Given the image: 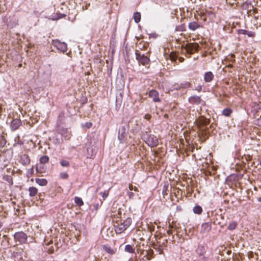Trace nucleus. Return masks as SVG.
Masks as SVG:
<instances>
[{
  "label": "nucleus",
  "mask_w": 261,
  "mask_h": 261,
  "mask_svg": "<svg viewBox=\"0 0 261 261\" xmlns=\"http://www.w3.org/2000/svg\"><path fill=\"white\" fill-rule=\"evenodd\" d=\"M136 59L139 63L143 66H146L148 65L147 68L149 67L150 59L144 55H141L139 51L137 50L135 52Z\"/></svg>",
  "instance_id": "2"
},
{
  "label": "nucleus",
  "mask_w": 261,
  "mask_h": 261,
  "mask_svg": "<svg viewBox=\"0 0 261 261\" xmlns=\"http://www.w3.org/2000/svg\"><path fill=\"white\" fill-rule=\"evenodd\" d=\"M129 189L131 191L133 190H134L135 191H137V188L136 187H134L133 186L132 184H129Z\"/></svg>",
  "instance_id": "38"
},
{
  "label": "nucleus",
  "mask_w": 261,
  "mask_h": 261,
  "mask_svg": "<svg viewBox=\"0 0 261 261\" xmlns=\"http://www.w3.org/2000/svg\"><path fill=\"white\" fill-rule=\"evenodd\" d=\"M2 226V225L1 223H0V229L1 228Z\"/></svg>",
  "instance_id": "56"
},
{
  "label": "nucleus",
  "mask_w": 261,
  "mask_h": 261,
  "mask_svg": "<svg viewBox=\"0 0 261 261\" xmlns=\"http://www.w3.org/2000/svg\"><path fill=\"white\" fill-rule=\"evenodd\" d=\"M10 181H11L10 182L11 185H12L13 184V180H11Z\"/></svg>",
  "instance_id": "52"
},
{
  "label": "nucleus",
  "mask_w": 261,
  "mask_h": 261,
  "mask_svg": "<svg viewBox=\"0 0 261 261\" xmlns=\"http://www.w3.org/2000/svg\"><path fill=\"white\" fill-rule=\"evenodd\" d=\"M6 144V140L5 137L0 135V147H4Z\"/></svg>",
  "instance_id": "29"
},
{
  "label": "nucleus",
  "mask_w": 261,
  "mask_h": 261,
  "mask_svg": "<svg viewBox=\"0 0 261 261\" xmlns=\"http://www.w3.org/2000/svg\"><path fill=\"white\" fill-rule=\"evenodd\" d=\"M188 101L192 105H198L201 103L202 100L200 97L193 95L189 98Z\"/></svg>",
  "instance_id": "10"
},
{
  "label": "nucleus",
  "mask_w": 261,
  "mask_h": 261,
  "mask_svg": "<svg viewBox=\"0 0 261 261\" xmlns=\"http://www.w3.org/2000/svg\"><path fill=\"white\" fill-rule=\"evenodd\" d=\"M35 179L38 180V179H40L39 178H36Z\"/></svg>",
  "instance_id": "58"
},
{
  "label": "nucleus",
  "mask_w": 261,
  "mask_h": 261,
  "mask_svg": "<svg viewBox=\"0 0 261 261\" xmlns=\"http://www.w3.org/2000/svg\"><path fill=\"white\" fill-rule=\"evenodd\" d=\"M148 96L152 98L154 102H160L161 99L159 97V93L155 90H151L149 91Z\"/></svg>",
  "instance_id": "7"
},
{
  "label": "nucleus",
  "mask_w": 261,
  "mask_h": 261,
  "mask_svg": "<svg viewBox=\"0 0 261 261\" xmlns=\"http://www.w3.org/2000/svg\"><path fill=\"white\" fill-rule=\"evenodd\" d=\"M179 84L174 85L175 89H176V88H178Z\"/></svg>",
  "instance_id": "50"
},
{
  "label": "nucleus",
  "mask_w": 261,
  "mask_h": 261,
  "mask_svg": "<svg viewBox=\"0 0 261 261\" xmlns=\"http://www.w3.org/2000/svg\"><path fill=\"white\" fill-rule=\"evenodd\" d=\"M199 45L197 43H188L182 46V52L185 53L187 57L190 58L191 55L198 51Z\"/></svg>",
  "instance_id": "1"
},
{
  "label": "nucleus",
  "mask_w": 261,
  "mask_h": 261,
  "mask_svg": "<svg viewBox=\"0 0 261 261\" xmlns=\"http://www.w3.org/2000/svg\"><path fill=\"white\" fill-rule=\"evenodd\" d=\"M202 261H206L207 257H205V256H203V257L202 258Z\"/></svg>",
  "instance_id": "45"
},
{
  "label": "nucleus",
  "mask_w": 261,
  "mask_h": 261,
  "mask_svg": "<svg viewBox=\"0 0 261 261\" xmlns=\"http://www.w3.org/2000/svg\"><path fill=\"white\" fill-rule=\"evenodd\" d=\"M196 122L198 127L201 130H204V127H206L210 124V121L205 117L201 116L196 120Z\"/></svg>",
  "instance_id": "6"
},
{
  "label": "nucleus",
  "mask_w": 261,
  "mask_h": 261,
  "mask_svg": "<svg viewBox=\"0 0 261 261\" xmlns=\"http://www.w3.org/2000/svg\"><path fill=\"white\" fill-rule=\"evenodd\" d=\"M91 126H92V123H87V127L88 128L90 127Z\"/></svg>",
  "instance_id": "49"
},
{
  "label": "nucleus",
  "mask_w": 261,
  "mask_h": 261,
  "mask_svg": "<svg viewBox=\"0 0 261 261\" xmlns=\"http://www.w3.org/2000/svg\"><path fill=\"white\" fill-rule=\"evenodd\" d=\"M54 250V248H49V249L48 250V252L49 253H53Z\"/></svg>",
  "instance_id": "42"
},
{
  "label": "nucleus",
  "mask_w": 261,
  "mask_h": 261,
  "mask_svg": "<svg viewBox=\"0 0 261 261\" xmlns=\"http://www.w3.org/2000/svg\"><path fill=\"white\" fill-rule=\"evenodd\" d=\"M128 195L129 196V197L130 198H131L132 197H133L134 196V193L132 192H129L128 193Z\"/></svg>",
  "instance_id": "43"
},
{
  "label": "nucleus",
  "mask_w": 261,
  "mask_h": 261,
  "mask_svg": "<svg viewBox=\"0 0 261 261\" xmlns=\"http://www.w3.org/2000/svg\"><path fill=\"white\" fill-rule=\"evenodd\" d=\"M232 180H225V182H226L228 185H229L230 183H231Z\"/></svg>",
  "instance_id": "46"
},
{
  "label": "nucleus",
  "mask_w": 261,
  "mask_h": 261,
  "mask_svg": "<svg viewBox=\"0 0 261 261\" xmlns=\"http://www.w3.org/2000/svg\"><path fill=\"white\" fill-rule=\"evenodd\" d=\"M14 238L16 241L20 243H24L27 240V235L23 231L16 232L14 234Z\"/></svg>",
  "instance_id": "5"
},
{
  "label": "nucleus",
  "mask_w": 261,
  "mask_h": 261,
  "mask_svg": "<svg viewBox=\"0 0 261 261\" xmlns=\"http://www.w3.org/2000/svg\"><path fill=\"white\" fill-rule=\"evenodd\" d=\"M212 228L211 224L209 223L206 222L203 223L201 225V232L205 233L211 230Z\"/></svg>",
  "instance_id": "14"
},
{
  "label": "nucleus",
  "mask_w": 261,
  "mask_h": 261,
  "mask_svg": "<svg viewBox=\"0 0 261 261\" xmlns=\"http://www.w3.org/2000/svg\"><path fill=\"white\" fill-rule=\"evenodd\" d=\"M237 226V223L236 222H233L230 223L228 226V229L230 230H234Z\"/></svg>",
  "instance_id": "31"
},
{
  "label": "nucleus",
  "mask_w": 261,
  "mask_h": 261,
  "mask_svg": "<svg viewBox=\"0 0 261 261\" xmlns=\"http://www.w3.org/2000/svg\"><path fill=\"white\" fill-rule=\"evenodd\" d=\"M214 77V75L211 71L206 72L204 74V80L206 83L212 82Z\"/></svg>",
  "instance_id": "13"
},
{
  "label": "nucleus",
  "mask_w": 261,
  "mask_h": 261,
  "mask_svg": "<svg viewBox=\"0 0 261 261\" xmlns=\"http://www.w3.org/2000/svg\"><path fill=\"white\" fill-rule=\"evenodd\" d=\"M50 243H52V241H50L49 243H48L47 245H49Z\"/></svg>",
  "instance_id": "54"
},
{
  "label": "nucleus",
  "mask_w": 261,
  "mask_h": 261,
  "mask_svg": "<svg viewBox=\"0 0 261 261\" xmlns=\"http://www.w3.org/2000/svg\"><path fill=\"white\" fill-rule=\"evenodd\" d=\"M143 138L147 144L151 147H155L159 144L158 139L153 135H148L147 138H145V135H144Z\"/></svg>",
  "instance_id": "3"
},
{
  "label": "nucleus",
  "mask_w": 261,
  "mask_h": 261,
  "mask_svg": "<svg viewBox=\"0 0 261 261\" xmlns=\"http://www.w3.org/2000/svg\"><path fill=\"white\" fill-rule=\"evenodd\" d=\"M169 187V184L167 182H165L164 187L163 189V194H165L166 191L168 190Z\"/></svg>",
  "instance_id": "33"
},
{
  "label": "nucleus",
  "mask_w": 261,
  "mask_h": 261,
  "mask_svg": "<svg viewBox=\"0 0 261 261\" xmlns=\"http://www.w3.org/2000/svg\"><path fill=\"white\" fill-rule=\"evenodd\" d=\"M103 249L108 253L113 255L116 253L117 252V249L115 248L111 247L109 245H103L102 246Z\"/></svg>",
  "instance_id": "12"
},
{
  "label": "nucleus",
  "mask_w": 261,
  "mask_h": 261,
  "mask_svg": "<svg viewBox=\"0 0 261 261\" xmlns=\"http://www.w3.org/2000/svg\"><path fill=\"white\" fill-rule=\"evenodd\" d=\"M132 219L129 218L126 219L123 223L122 225H124V227L126 229L131 224Z\"/></svg>",
  "instance_id": "22"
},
{
  "label": "nucleus",
  "mask_w": 261,
  "mask_h": 261,
  "mask_svg": "<svg viewBox=\"0 0 261 261\" xmlns=\"http://www.w3.org/2000/svg\"><path fill=\"white\" fill-rule=\"evenodd\" d=\"M214 179H216V177L215 176L214 177Z\"/></svg>",
  "instance_id": "57"
},
{
  "label": "nucleus",
  "mask_w": 261,
  "mask_h": 261,
  "mask_svg": "<svg viewBox=\"0 0 261 261\" xmlns=\"http://www.w3.org/2000/svg\"><path fill=\"white\" fill-rule=\"evenodd\" d=\"M232 113V109L230 108H226L222 111V114L223 116H225L226 117H229L230 116Z\"/></svg>",
  "instance_id": "19"
},
{
  "label": "nucleus",
  "mask_w": 261,
  "mask_h": 261,
  "mask_svg": "<svg viewBox=\"0 0 261 261\" xmlns=\"http://www.w3.org/2000/svg\"><path fill=\"white\" fill-rule=\"evenodd\" d=\"M21 125V121L18 119H13L11 123V128L12 130H15L18 129Z\"/></svg>",
  "instance_id": "9"
},
{
  "label": "nucleus",
  "mask_w": 261,
  "mask_h": 261,
  "mask_svg": "<svg viewBox=\"0 0 261 261\" xmlns=\"http://www.w3.org/2000/svg\"><path fill=\"white\" fill-rule=\"evenodd\" d=\"M226 67H228V68H232L233 67V65L232 64H229L228 65L226 66Z\"/></svg>",
  "instance_id": "48"
},
{
  "label": "nucleus",
  "mask_w": 261,
  "mask_h": 261,
  "mask_svg": "<svg viewBox=\"0 0 261 261\" xmlns=\"http://www.w3.org/2000/svg\"><path fill=\"white\" fill-rule=\"evenodd\" d=\"M191 83L189 82H184L179 84L178 88H176V90H180V89H186L191 87Z\"/></svg>",
  "instance_id": "17"
},
{
  "label": "nucleus",
  "mask_w": 261,
  "mask_h": 261,
  "mask_svg": "<svg viewBox=\"0 0 261 261\" xmlns=\"http://www.w3.org/2000/svg\"><path fill=\"white\" fill-rule=\"evenodd\" d=\"M19 162L24 165H28L31 162L29 156L27 154H23L20 155Z\"/></svg>",
  "instance_id": "8"
},
{
  "label": "nucleus",
  "mask_w": 261,
  "mask_h": 261,
  "mask_svg": "<svg viewBox=\"0 0 261 261\" xmlns=\"http://www.w3.org/2000/svg\"><path fill=\"white\" fill-rule=\"evenodd\" d=\"M175 31L177 32H183L186 31L185 25L182 24L176 26L175 28Z\"/></svg>",
  "instance_id": "28"
},
{
  "label": "nucleus",
  "mask_w": 261,
  "mask_h": 261,
  "mask_svg": "<svg viewBox=\"0 0 261 261\" xmlns=\"http://www.w3.org/2000/svg\"><path fill=\"white\" fill-rule=\"evenodd\" d=\"M124 250L126 252L133 253L135 252L134 249L133 248V247L130 245H126L125 246Z\"/></svg>",
  "instance_id": "26"
},
{
  "label": "nucleus",
  "mask_w": 261,
  "mask_h": 261,
  "mask_svg": "<svg viewBox=\"0 0 261 261\" xmlns=\"http://www.w3.org/2000/svg\"><path fill=\"white\" fill-rule=\"evenodd\" d=\"M198 249L199 250L200 252L199 253V255L203 256L205 253V247L203 245H199L198 247Z\"/></svg>",
  "instance_id": "30"
},
{
  "label": "nucleus",
  "mask_w": 261,
  "mask_h": 261,
  "mask_svg": "<svg viewBox=\"0 0 261 261\" xmlns=\"http://www.w3.org/2000/svg\"><path fill=\"white\" fill-rule=\"evenodd\" d=\"M74 202L78 206H82L84 204L82 198L76 196L74 197Z\"/></svg>",
  "instance_id": "27"
},
{
  "label": "nucleus",
  "mask_w": 261,
  "mask_h": 261,
  "mask_svg": "<svg viewBox=\"0 0 261 261\" xmlns=\"http://www.w3.org/2000/svg\"><path fill=\"white\" fill-rule=\"evenodd\" d=\"M125 128L124 126L120 127L118 131V139L121 143H124L125 140Z\"/></svg>",
  "instance_id": "11"
},
{
  "label": "nucleus",
  "mask_w": 261,
  "mask_h": 261,
  "mask_svg": "<svg viewBox=\"0 0 261 261\" xmlns=\"http://www.w3.org/2000/svg\"><path fill=\"white\" fill-rule=\"evenodd\" d=\"M242 162L244 164H246V162H248L252 160V156L249 154L244 155L242 157Z\"/></svg>",
  "instance_id": "24"
},
{
  "label": "nucleus",
  "mask_w": 261,
  "mask_h": 261,
  "mask_svg": "<svg viewBox=\"0 0 261 261\" xmlns=\"http://www.w3.org/2000/svg\"><path fill=\"white\" fill-rule=\"evenodd\" d=\"M151 115L149 114H146L144 116V118L146 120H149L151 118Z\"/></svg>",
  "instance_id": "41"
},
{
  "label": "nucleus",
  "mask_w": 261,
  "mask_h": 261,
  "mask_svg": "<svg viewBox=\"0 0 261 261\" xmlns=\"http://www.w3.org/2000/svg\"><path fill=\"white\" fill-rule=\"evenodd\" d=\"M258 161L260 165L261 166V156H260L258 159Z\"/></svg>",
  "instance_id": "47"
},
{
  "label": "nucleus",
  "mask_w": 261,
  "mask_h": 261,
  "mask_svg": "<svg viewBox=\"0 0 261 261\" xmlns=\"http://www.w3.org/2000/svg\"><path fill=\"white\" fill-rule=\"evenodd\" d=\"M33 171V168L31 169V172L32 173Z\"/></svg>",
  "instance_id": "53"
},
{
  "label": "nucleus",
  "mask_w": 261,
  "mask_h": 261,
  "mask_svg": "<svg viewBox=\"0 0 261 261\" xmlns=\"http://www.w3.org/2000/svg\"><path fill=\"white\" fill-rule=\"evenodd\" d=\"M29 195L31 197L34 196L37 193V189L33 187H30L29 189Z\"/></svg>",
  "instance_id": "20"
},
{
  "label": "nucleus",
  "mask_w": 261,
  "mask_h": 261,
  "mask_svg": "<svg viewBox=\"0 0 261 261\" xmlns=\"http://www.w3.org/2000/svg\"><path fill=\"white\" fill-rule=\"evenodd\" d=\"M60 164L63 167H68L69 166V163L67 160H62L60 162Z\"/></svg>",
  "instance_id": "32"
},
{
  "label": "nucleus",
  "mask_w": 261,
  "mask_h": 261,
  "mask_svg": "<svg viewBox=\"0 0 261 261\" xmlns=\"http://www.w3.org/2000/svg\"><path fill=\"white\" fill-rule=\"evenodd\" d=\"M193 212L195 214H200L202 212V208L200 206L197 205L194 207Z\"/></svg>",
  "instance_id": "25"
},
{
  "label": "nucleus",
  "mask_w": 261,
  "mask_h": 261,
  "mask_svg": "<svg viewBox=\"0 0 261 261\" xmlns=\"http://www.w3.org/2000/svg\"><path fill=\"white\" fill-rule=\"evenodd\" d=\"M49 161V158L47 155H43L40 158L39 162L41 164H46Z\"/></svg>",
  "instance_id": "23"
},
{
  "label": "nucleus",
  "mask_w": 261,
  "mask_h": 261,
  "mask_svg": "<svg viewBox=\"0 0 261 261\" xmlns=\"http://www.w3.org/2000/svg\"><path fill=\"white\" fill-rule=\"evenodd\" d=\"M170 58L172 61H175L177 60V56L172 54H170Z\"/></svg>",
  "instance_id": "37"
},
{
  "label": "nucleus",
  "mask_w": 261,
  "mask_h": 261,
  "mask_svg": "<svg viewBox=\"0 0 261 261\" xmlns=\"http://www.w3.org/2000/svg\"><path fill=\"white\" fill-rule=\"evenodd\" d=\"M2 108L0 107V113H1V111H2Z\"/></svg>",
  "instance_id": "55"
},
{
  "label": "nucleus",
  "mask_w": 261,
  "mask_h": 261,
  "mask_svg": "<svg viewBox=\"0 0 261 261\" xmlns=\"http://www.w3.org/2000/svg\"><path fill=\"white\" fill-rule=\"evenodd\" d=\"M115 231L117 233H121L123 232L125 229L124 227V225L122 223L118 224V225L115 226Z\"/></svg>",
  "instance_id": "18"
},
{
  "label": "nucleus",
  "mask_w": 261,
  "mask_h": 261,
  "mask_svg": "<svg viewBox=\"0 0 261 261\" xmlns=\"http://www.w3.org/2000/svg\"><path fill=\"white\" fill-rule=\"evenodd\" d=\"M52 44L58 50L62 53H65L67 50V44L65 42H61L59 40H53Z\"/></svg>",
  "instance_id": "4"
},
{
  "label": "nucleus",
  "mask_w": 261,
  "mask_h": 261,
  "mask_svg": "<svg viewBox=\"0 0 261 261\" xmlns=\"http://www.w3.org/2000/svg\"><path fill=\"white\" fill-rule=\"evenodd\" d=\"M200 25L196 21L190 22L188 24L189 29L193 31L200 28Z\"/></svg>",
  "instance_id": "15"
},
{
  "label": "nucleus",
  "mask_w": 261,
  "mask_h": 261,
  "mask_svg": "<svg viewBox=\"0 0 261 261\" xmlns=\"http://www.w3.org/2000/svg\"><path fill=\"white\" fill-rule=\"evenodd\" d=\"M60 177L63 179H66L68 177V175L66 172H62L60 174Z\"/></svg>",
  "instance_id": "36"
},
{
  "label": "nucleus",
  "mask_w": 261,
  "mask_h": 261,
  "mask_svg": "<svg viewBox=\"0 0 261 261\" xmlns=\"http://www.w3.org/2000/svg\"><path fill=\"white\" fill-rule=\"evenodd\" d=\"M100 194L102 197L103 200H104L108 197L109 195V192L108 191H106L103 192H100Z\"/></svg>",
  "instance_id": "34"
},
{
  "label": "nucleus",
  "mask_w": 261,
  "mask_h": 261,
  "mask_svg": "<svg viewBox=\"0 0 261 261\" xmlns=\"http://www.w3.org/2000/svg\"><path fill=\"white\" fill-rule=\"evenodd\" d=\"M133 17L136 23H138L141 20V13L138 12H136L134 14Z\"/></svg>",
  "instance_id": "21"
},
{
  "label": "nucleus",
  "mask_w": 261,
  "mask_h": 261,
  "mask_svg": "<svg viewBox=\"0 0 261 261\" xmlns=\"http://www.w3.org/2000/svg\"><path fill=\"white\" fill-rule=\"evenodd\" d=\"M37 184L40 186H45L47 184V180H36Z\"/></svg>",
  "instance_id": "35"
},
{
  "label": "nucleus",
  "mask_w": 261,
  "mask_h": 261,
  "mask_svg": "<svg viewBox=\"0 0 261 261\" xmlns=\"http://www.w3.org/2000/svg\"><path fill=\"white\" fill-rule=\"evenodd\" d=\"M195 90L198 91V92H200L202 90V86L201 85H199L198 86H197L195 89Z\"/></svg>",
  "instance_id": "39"
},
{
  "label": "nucleus",
  "mask_w": 261,
  "mask_h": 261,
  "mask_svg": "<svg viewBox=\"0 0 261 261\" xmlns=\"http://www.w3.org/2000/svg\"><path fill=\"white\" fill-rule=\"evenodd\" d=\"M239 33L243 35H246L250 37H254L255 33L252 31H249L246 30H240Z\"/></svg>",
  "instance_id": "16"
},
{
  "label": "nucleus",
  "mask_w": 261,
  "mask_h": 261,
  "mask_svg": "<svg viewBox=\"0 0 261 261\" xmlns=\"http://www.w3.org/2000/svg\"><path fill=\"white\" fill-rule=\"evenodd\" d=\"M178 60L180 62H182L184 61V58L183 57H180L178 58Z\"/></svg>",
  "instance_id": "44"
},
{
  "label": "nucleus",
  "mask_w": 261,
  "mask_h": 261,
  "mask_svg": "<svg viewBox=\"0 0 261 261\" xmlns=\"http://www.w3.org/2000/svg\"><path fill=\"white\" fill-rule=\"evenodd\" d=\"M258 201L261 202V196L258 198Z\"/></svg>",
  "instance_id": "51"
},
{
  "label": "nucleus",
  "mask_w": 261,
  "mask_h": 261,
  "mask_svg": "<svg viewBox=\"0 0 261 261\" xmlns=\"http://www.w3.org/2000/svg\"><path fill=\"white\" fill-rule=\"evenodd\" d=\"M234 58H235V56L233 54H231L230 55V61L232 62H235V59H234Z\"/></svg>",
  "instance_id": "40"
}]
</instances>
